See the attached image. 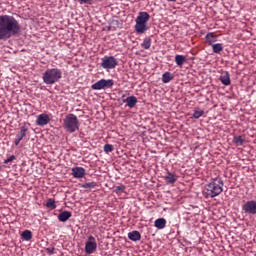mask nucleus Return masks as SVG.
Masks as SVG:
<instances>
[{
  "instance_id": "obj_1",
  "label": "nucleus",
  "mask_w": 256,
  "mask_h": 256,
  "mask_svg": "<svg viewBox=\"0 0 256 256\" xmlns=\"http://www.w3.org/2000/svg\"><path fill=\"white\" fill-rule=\"evenodd\" d=\"M21 31V26L11 15L0 16V39H9Z\"/></svg>"
},
{
  "instance_id": "obj_2",
  "label": "nucleus",
  "mask_w": 256,
  "mask_h": 256,
  "mask_svg": "<svg viewBox=\"0 0 256 256\" xmlns=\"http://www.w3.org/2000/svg\"><path fill=\"white\" fill-rule=\"evenodd\" d=\"M224 181L220 177L212 178L211 182L205 186L204 194L207 198H215L224 191Z\"/></svg>"
},
{
  "instance_id": "obj_3",
  "label": "nucleus",
  "mask_w": 256,
  "mask_h": 256,
  "mask_svg": "<svg viewBox=\"0 0 256 256\" xmlns=\"http://www.w3.org/2000/svg\"><path fill=\"white\" fill-rule=\"evenodd\" d=\"M63 77V72L59 68H49L42 74L45 85H55Z\"/></svg>"
},
{
  "instance_id": "obj_4",
  "label": "nucleus",
  "mask_w": 256,
  "mask_h": 256,
  "mask_svg": "<svg viewBox=\"0 0 256 256\" xmlns=\"http://www.w3.org/2000/svg\"><path fill=\"white\" fill-rule=\"evenodd\" d=\"M150 16L147 12H140L136 18L135 31L136 33L143 34L149 28L147 27V22L149 21Z\"/></svg>"
},
{
  "instance_id": "obj_5",
  "label": "nucleus",
  "mask_w": 256,
  "mask_h": 256,
  "mask_svg": "<svg viewBox=\"0 0 256 256\" xmlns=\"http://www.w3.org/2000/svg\"><path fill=\"white\" fill-rule=\"evenodd\" d=\"M113 85H115V82L113 80L101 79L92 85V89L94 91H101V89H111Z\"/></svg>"
},
{
  "instance_id": "obj_6",
  "label": "nucleus",
  "mask_w": 256,
  "mask_h": 256,
  "mask_svg": "<svg viewBox=\"0 0 256 256\" xmlns=\"http://www.w3.org/2000/svg\"><path fill=\"white\" fill-rule=\"evenodd\" d=\"M97 250V241L94 236H89L85 242V253L92 255Z\"/></svg>"
},
{
  "instance_id": "obj_7",
  "label": "nucleus",
  "mask_w": 256,
  "mask_h": 256,
  "mask_svg": "<svg viewBox=\"0 0 256 256\" xmlns=\"http://www.w3.org/2000/svg\"><path fill=\"white\" fill-rule=\"evenodd\" d=\"M64 125L68 129H79V121L77 120V116L74 114H69L64 119Z\"/></svg>"
},
{
  "instance_id": "obj_8",
  "label": "nucleus",
  "mask_w": 256,
  "mask_h": 256,
  "mask_svg": "<svg viewBox=\"0 0 256 256\" xmlns=\"http://www.w3.org/2000/svg\"><path fill=\"white\" fill-rule=\"evenodd\" d=\"M101 67L103 69H115L117 67V59L113 56H105L102 58Z\"/></svg>"
},
{
  "instance_id": "obj_9",
  "label": "nucleus",
  "mask_w": 256,
  "mask_h": 256,
  "mask_svg": "<svg viewBox=\"0 0 256 256\" xmlns=\"http://www.w3.org/2000/svg\"><path fill=\"white\" fill-rule=\"evenodd\" d=\"M242 211L245 212L247 215H256V201L255 200H250L245 202L242 206Z\"/></svg>"
},
{
  "instance_id": "obj_10",
  "label": "nucleus",
  "mask_w": 256,
  "mask_h": 256,
  "mask_svg": "<svg viewBox=\"0 0 256 256\" xmlns=\"http://www.w3.org/2000/svg\"><path fill=\"white\" fill-rule=\"evenodd\" d=\"M71 175H73L75 179H82L85 176V169L83 167L76 166L71 169Z\"/></svg>"
},
{
  "instance_id": "obj_11",
  "label": "nucleus",
  "mask_w": 256,
  "mask_h": 256,
  "mask_svg": "<svg viewBox=\"0 0 256 256\" xmlns=\"http://www.w3.org/2000/svg\"><path fill=\"white\" fill-rule=\"evenodd\" d=\"M51 121V117L47 114H40L37 117L36 123L37 125H40V127H45Z\"/></svg>"
},
{
  "instance_id": "obj_12",
  "label": "nucleus",
  "mask_w": 256,
  "mask_h": 256,
  "mask_svg": "<svg viewBox=\"0 0 256 256\" xmlns=\"http://www.w3.org/2000/svg\"><path fill=\"white\" fill-rule=\"evenodd\" d=\"M71 217H72V213H71L70 211H63V212L59 213V215H58V220H59L60 222L65 223V222H67L69 219H71Z\"/></svg>"
},
{
  "instance_id": "obj_13",
  "label": "nucleus",
  "mask_w": 256,
  "mask_h": 256,
  "mask_svg": "<svg viewBox=\"0 0 256 256\" xmlns=\"http://www.w3.org/2000/svg\"><path fill=\"white\" fill-rule=\"evenodd\" d=\"M123 103H127V107L133 109L137 105V97L130 96L123 100Z\"/></svg>"
},
{
  "instance_id": "obj_14",
  "label": "nucleus",
  "mask_w": 256,
  "mask_h": 256,
  "mask_svg": "<svg viewBox=\"0 0 256 256\" xmlns=\"http://www.w3.org/2000/svg\"><path fill=\"white\" fill-rule=\"evenodd\" d=\"M167 221L165 218H158L156 221H154V227H156L158 230H162L166 228Z\"/></svg>"
},
{
  "instance_id": "obj_15",
  "label": "nucleus",
  "mask_w": 256,
  "mask_h": 256,
  "mask_svg": "<svg viewBox=\"0 0 256 256\" xmlns=\"http://www.w3.org/2000/svg\"><path fill=\"white\" fill-rule=\"evenodd\" d=\"M177 179H178L177 175L176 174H172L170 172H168L167 175L164 177V180L169 185L175 184Z\"/></svg>"
},
{
  "instance_id": "obj_16",
  "label": "nucleus",
  "mask_w": 256,
  "mask_h": 256,
  "mask_svg": "<svg viewBox=\"0 0 256 256\" xmlns=\"http://www.w3.org/2000/svg\"><path fill=\"white\" fill-rule=\"evenodd\" d=\"M128 238L133 242L141 241V233L136 230L128 232Z\"/></svg>"
},
{
  "instance_id": "obj_17",
  "label": "nucleus",
  "mask_w": 256,
  "mask_h": 256,
  "mask_svg": "<svg viewBox=\"0 0 256 256\" xmlns=\"http://www.w3.org/2000/svg\"><path fill=\"white\" fill-rule=\"evenodd\" d=\"M220 81L223 85H231V78L229 72H223L220 76Z\"/></svg>"
},
{
  "instance_id": "obj_18",
  "label": "nucleus",
  "mask_w": 256,
  "mask_h": 256,
  "mask_svg": "<svg viewBox=\"0 0 256 256\" xmlns=\"http://www.w3.org/2000/svg\"><path fill=\"white\" fill-rule=\"evenodd\" d=\"M206 42L208 43V45H212L214 43H217V35H215L214 33H208L206 35Z\"/></svg>"
},
{
  "instance_id": "obj_19",
  "label": "nucleus",
  "mask_w": 256,
  "mask_h": 256,
  "mask_svg": "<svg viewBox=\"0 0 256 256\" xmlns=\"http://www.w3.org/2000/svg\"><path fill=\"white\" fill-rule=\"evenodd\" d=\"M25 136H27V130H21L20 133L16 135L15 145L18 146Z\"/></svg>"
},
{
  "instance_id": "obj_20",
  "label": "nucleus",
  "mask_w": 256,
  "mask_h": 256,
  "mask_svg": "<svg viewBox=\"0 0 256 256\" xmlns=\"http://www.w3.org/2000/svg\"><path fill=\"white\" fill-rule=\"evenodd\" d=\"M185 61H187V58L183 55H176L175 56V63L176 65H178V67H181L183 65V63H185Z\"/></svg>"
},
{
  "instance_id": "obj_21",
  "label": "nucleus",
  "mask_w": 256,
  "mask_h": 256,
  "mask_svg": "<svg viewBox=\"0 0 256 256\" xmlns=\"http://www.w3.org/2000/svg\"><path fill=\"white\" fill-rule=\"evenodd\" d=\"M21 236L22 239H24L25 241H30L31 239H33V233L30 230H25L24 232H22Z\"/></svg>"
},
{
  "instance_id": "obj_22",
  "label": "nucleus",
  "mask_w": 256,
  "mask_h": 256,
  "mask_svg": "<svg viewBox=\"0 0 256 256\" xmlns=\"http://www.w3.org/2000/svg\"><path fill=\"white\" fill-rule=\"evenodd\" d=\"M205 115V111H203L201 108L194 109L193 117L194 119H199L200 117H203Z\"/></svg>"
},
{
  "instance_id": "obj_23",
  "label": "nucleus",
  "mask_w": 256,
  "mask_h": 256,
  "mask_svg": "<svg viewBox=\"0 0 256 256\" xmlns=\"http://www.w3.org/2000/svg\"><path fill=\"white\" fill-rule=\"evenodd\" d=\"M212 49H213V53H221V51H223V44L221 43L212 44Z\"/></svg>"
},
{
  "instance_id": "obj_24",
  "label": "nucleus",
  "mask_w": 256,
  "mask_h": 256,
  "mask_svg": "<svg viewBox=\"0 0 256 256\" xmlns=\"http://www.w3.org/2000/svg\"><path fill=\"white\" fill-rule=\"evenodd\" d=\"M173 79V75H171V73L166 72L162 75V81L163 83H169V81H172Z\"/></svg>"
},
{
  "instance_id": "obj_25",
  "label": "nucleus",
  "mask_w": 256,
  "mask_h": 256,
  "mask_svg": "<svg viewBox=\"0 0 256 256\" xmlns=\"http://www.w3.org/2000/svg\"><path fill=\"white\" fill-rule=\"evenodd\" d=\"M245 142V139H243V136H235L233 138V143H235L237 146L243 145Z\"/></svg>"
},
{
  "instance_id": "obj_26",
  "label": "nucleus",
  "mask_w": 256,
  "mask_h": 256,
  "mask_svg": "<svg viewBox=\"0 0 256 256\" xmlns=\"http://www.w3.org/2000/svg\"><path fill=\"white\" fill-rule=\"evenodd\" d=\"M125 191H126V186L125 185L116 186L115 190H114L116 195H121L122 193H125Z\"/></svg>"
},
{
  "instance_id": "obj_27",
  "label": "nucleus",
  "mask_w": 256,
  "mask_h": 256,
  "mask_svg": "<svg viewBox=\"0 0 256 256\" xmlns=\"http://www.w3.org/2000/svg\"><path fill=\"white\" fill-rule=\"evenodd\" d=\"M141 47H143V49H149L151 47V38H145Z\"/></svg>"
},
{
  "instance_id": "obj_28",
  "label": "nucleus",
  "mask_w": 256,
  "mask_h": 256,
  "mask_svg": "<svg viewBox=\"0 0 256 256\" xmlns=\"http://www.w3.org/2000/svg\"><path fill=\"white\" fill-rule=\"evenodd\" d=\"M46 207L51 210L57 209V205L53 199H49L48 202H46Z\"/></svg>"
},
{
  "instance_id": "obj_29",
  "label": "nucleus",
  "mask_w": 256,
  "mask_h": 256,
  "mask_svg": "<svg viewBox=\"0 0 256 256\" xmlns=\"http://www.w3.org/2000/svg\"><path fill=\"white\" fill-rule=\"evenodd\" d=\"M83 189H94L97 187V183L95 182H87L83 184Z\"/></svg>"
},
{
  "instance_id": "obj_30",
  "label": "nucleus",
  "mask_w": 256,
  "mask_h": 256,
  "mask_svg": "<svg viewBox=\"0 0 256 256\" xmlns=\"http://www.w3.org/2000/svg\"><path fill=\"white\" fill-rule=\"evenodd\" d=\"M114 150V147L112 144H105L104 145V152L105 153H112Z\"/></svg>"
},
{
  "instance_id": "obj_31",
  "label": "nucleus",
  "mask_w": 256,
  "mask_h": 256,
  "mask_svg": "<svg viewBox=\"0 0 256 256\" xmlns=\"http://www.w3.org/2000/svg\"><path fill=\"white\" fill-rule=\"evenodd\" d=\"M78 1H79L80 5H85V4L91 5L93 3V1H95V0H78Z\"/></svg>"
},
{
  "instance_id": "obj_32",
  "label": "nucleus",
  "mask_w": 256,
  "mask_h": 256,
  "mask_svg": "<svg viewBox=\"0 0 256 256\" xmlns=\"http://www.w3.org/2000/svg\"><path fill=\"white\" fill-rule=\"evenodd\" d=\"M15 160V155H11L9 158L4 160V164H9L10 162Z\"/></svg>"
},
{
  "instance_id": "obj_33",
  "label": "nucleus",
  "mask_w": 256,
  "mask_h": 256,
  "mask_svg": "<svg viewBox=\"0 0 256 256\" xmlns=\"http://www.w3.org/2000/svg\"><path fill=\"white\" fill-rule=\"evenodd\" d=\"M54 250H55L54 247H50V248H47V249H46V251H48V254H49V255H53V254H54Z\"/></svg>"
},
{
  "instance_id": "obj_34",
  "label": "nucleus",
  "mask_w": 256,
  "mask_h": 256,
  "mask_svg": "<svg viewBox=\"0 0 256 256\" xmlns=\"http://www.w3.org/2000/svg\"><path fill=\"white\" fill-rule=\"evenodd\" d=\"M69 131H70V133H74L75 130L74 129H70Z\"/></svg>"
},
{
  "instance_id": "obj_35",
  "label": "nucleus",
  "mask_w": 256,
  "mask_h": 256,
  "mask_svg": "<svg viewBox=\"0 0 256 256\" xmlns=\"http://www.w3.org/2000/svg\"><path fill=\"white\" fill-rule=\"evenodd\" d=\"M0 171H1V166H0Z\"/></svg>"
}]
</instances>
